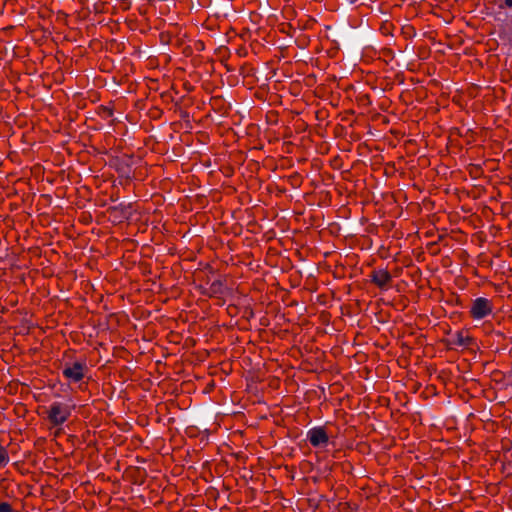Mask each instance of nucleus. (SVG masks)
<instances>
[{"label":"nucleus","instance_id":"1","mask_svg":"<svg viewBox=\"0 0 512 512\" xmlns=\"http://www.w3.org/2000/svg\"><path fill=\"white\" fill-rule=\"evenodd\" d=\"M72 406L66 403L54 402L48 410V420L54 425L63 424L71 415Z\"/></svg>","mask_w":512,"mask_h":512},{"label":"nucleus","instance_id":"2","mask_svg":"<svg viewBox=\"0 0 512 512\" xmlns=\"http://www.w3.org/2000/svg\"><path fill=\"white\" fill-rule=\"evenodd\" d=\"M492 312L491 302L486 298H477L471 307V315L473 318L482 319Z\"/></svg>","mask_w":512,"mask_h":512},{"label":"nucleus","instance_id":"3","mask_svg":"<svg viewBox=\"0 0 512 512\" xmlns=\"http://www.w3.org/2000/svg\"><path fill=\"white\" fill-rule=\"evenodd\" d=\"M307 438L314 447L324 446L328 443V435L322 427L311 429L307 434Z\"/></svg>","mask_w":512,"mask_h":512},{"label":"nucleus","instance_id":"4","mask_svg":"<svg viewBox=\"0 0 512 512\" xmlns=\"http://www.w3.org/2000/svg\"><path fill=\"white\" fill-rule=\"evenodd\" d=\"M391 274L386 270H375L371 274V281L381 289H386L391 282Z\"/></svg>","mask_w":512,"mask_h":512},{"label":"nucleus","instance_id":"5","mask_svg":"<svg viewBox=\"0 0 512 512\" xmlns=\"http://www.w3.org/2000/svg\"><path fill=\"white\" fill-rule=\"evenodd\" d=\"M83 371H84V366L79 362H75L72 366L65 367L63 369V374L68 379L77 382L83 378V376H84Z\"/></svg>","mask_w":512,"mask_h":512},{"label":"nucleus","instance_id":"6","mask_svg":"<svg viewBox=\"0 0 512 512\" xmlns=\"http://www.w3.org/2000/svg\"><path fill=\"white\" fill-rule=\"evenodd\" d=\"M472 339L468 335H464L462 332H458L455 335V339L453 340V344L458 346H468Z\"/></svg>","mask_w":512,"mask_h":512},{"label":"nucleus","instance_id":"7","mask_svg":"<svg viewBox=\"0 0 512 512\" xmlns=\"http://www.w3.org/2000/svg\"><path fill=\"white\" fill-rule=\"evenodd\" d=\"M8 462V455L6 450L0 446V466Z\"/></svg>","mask_w":512,"mask_h":512},{"label":"nucleus","instance_id":"8","mask_svg":"<svg viewBox=\"0 0 512 512\" xmlns=\"http://www.w3.org/2000/svg\"><path fill=\"white\" fill-rule=\"evenodd\" d=\"M222 288V284L219 281H215L211 284V290L213 293H220Z\"/></svg>","mask_w":512,"mask_h":512},{"label":"nucleus","instance_id":"9","mask_svg":"<svg viewBox=\"0 0 512 512\" xmlns=\"http://www.w3.org/2000/svg\"><path fill=\"white\" fill-rule=\"evenodd\" d=\"M0 512H12L11 505L6 502L0 503Z\"/></svg>","mask_w":512,"mask_h":512},{"label":"nucleus","instance_id":"10","mask_svg":"<svg viewBox=\"0 0 512 512\" xmlns=\"http://www.w3.org/2000/svg\"><path fill=\"white\" fill-rule=\"evenodd\" d=\"M505 4L509 7H512V0H505Z\"/></svg>","mask_w":512,"mask_h":512}]
</instances>
